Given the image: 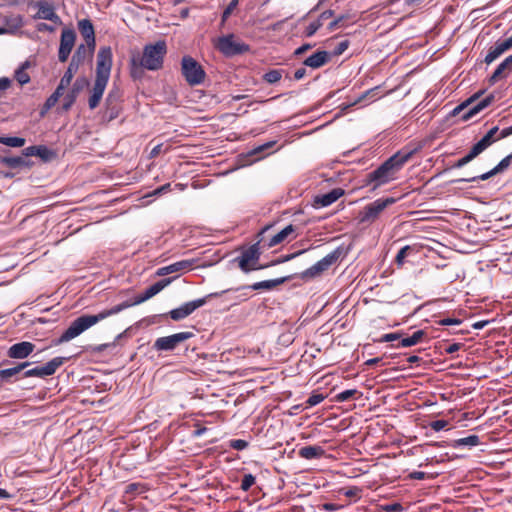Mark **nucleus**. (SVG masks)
<instances>
[{"label": "nucleus", "mask_w": 512, "mask_h": 512, "mask_svg": "<svg viewBox=\"0 0 512 512\" xmlns=\"http://www.w3.org/2000/svg\"><path fill=\"white\" fill-rule=\"evenodd\" d=\"M481 444L480 438L477 435H469L467 437L455 439L449 443L452 448L460 447H475Z\"/></svg>", "instance_id": "c756f323"}, {"label": "nucleus", "mask_w": 512, "mask_h": 512, "mask_svg": "<svg viewBox=\"0 0 512 512\" xmlns=\"http://www.w3.org/2000/svg\"><path fill=\"white\" fill-rule=\"evenodd\" d=\"M237 5H238V0H232L228 4V6L225 8V10L223 11V14H222V21L223 22L228 19V17L232 14V12L237 7Z\"/></svg>", "instance_id": "603ef678"}, {"label": "nucleus", "mask_w": 512, "mask_h": 512, "mask_svg": "<svg viewBox=\"0 0 512 512\" xmlns=\"http://www.w3.org/2000/svg\"><path fill=\"white\" fill-rule=\"evenodd\" d=\"M35 345L31 342L23 341L12 345L8 350V356L14 359H24L34 351Z\"/></svg>", "instance_id": "a211bd4d"}, {"label": "nucleus", "mask_w": 512, "mask_h": 512, "mask_svg": "<svg viewBox=\"0 0 512 512\" xmlns=\"http://www.w3.org/2000/svg\"><path fill=\"white\" fill-rule=\"evenodd\" d=\"M249 446V443L243 439H231L229 441V447L235 450H244Z\"/></svg>", "instance_id": "09e8293b"}, {"label": "nucleus", "mask_w": 512, "mask_h": 512, "mask_svg": "<svg viewBox=\"0 0 512 512\" xmlns=\"http://www.w3.org/2000/svg\"><path fill=\"white\" fill-rule=\"evenodd\" d=\"M425 477L426 473L422 471H413L408 475V478L412 480H423Z\"/></svg>", "instance_id": "e2e57ef3"}, {"label": "nucleus", "mask_w": 512, "mask_h": 512, "mask_svg": "<svg viewBox=\"0 0 512 512\" xmlns=\"http://www.w3.org/2000/svg\"><path fill=\"white\" fill-rule=\"evenodd\" d=\"M483 93L484 91H478L467 100L456 106L451 112L452 116H458L461 114V119L463 121H467L488 107L493 102L494 95L490 94L476 102Z\"/></svg>", "instance_id": "423d86ee"}, {"label": "nucleus", "mask_w": 512, "mask_h": 512, "mask_svg": "<svg viewBox=\"0 0 512 512\" xmlns=\"http://www.w3.org/2000/svg\"><path fill=\"white\" fill-rule=\"evenodd\" d=\"M193 264H194L193 260L178 261V262L170 265V271L173 273V272H178V271H182V270H189L192 268Z\"/></svg>", "instance_id": "79ce46f5"}, {"label": "nucleus", "mask_w": 512, "mask_h": 512, "mask_svg": "<svg viewBox=\"0 0 512 512\" xmlns=\"http://www.w3.org/2000/svg\"><path fill=\"white\" fill-rule=\"evenodd\" d=\"M271 227L272 225H266L264 228H262L258 233L259 240L248 248L244 249L239 256L234 258L233 262H236L244 273H249L253 270H261L269 267L267 264L261 265L258 262L261 256L259 245L261 242L265 241L264 235Z\"/></svg>", "instance_id": "39448f33"}, {"label": "nucleus", "mask_w": 512, "mask_h": 512, "mask_svg": "<svg viewBox=\"0 0 512 512\" xmlns=\"http://www.w3.org/2000/svg\"><path fill=\"white\" fill-rule=\"evenodd\" d=\"M413 153V150L403 149L398 151L384 161L378 168L366 174L363 179V186H369L370 191H376L379 187L395 180L398 172L412 157Z\"/></svg>", "instance_id": "f03ea898"}, {"label": "nucleus", "mask_w": 512, "mask_h": 512, "mask_svg": "<svg viewBox=\"0 0 512 512\" xmlns=\"http://www.w3.org/2000/svg\"><path fill=\"white\" fill-rule=\"evenodd\" d=\"M512 71V55L508 56L503 62H501L494 73L489 78L490 84H495L498 80L505 78L509 72Z\"/></svg>", "instance_id": "5701e85b"}, {"label": "nucleus", "mask_w": 512, "mask_h": 512, "mask_svg": "<svg viewBox=\"0 0 512 512\" xmlns=\"http://www.w3.org/2000/svg\"><path fill=\"white\" fill-rule=\"evenodd\" d=\"M295 232V227L290 224L286 226L284 229L276 233L274 236H272L269 241L267 242V247L271 248L278 244L283 243L288 239L290 235H292Z\"/></svg>", "instance_id": "bb28decb"}, {"label": "nucleus", "mask_w": 512, "mask_h": 512, "mask_svg": "<svg viewBox=\"0 0 512 512\" xmlns=\"http://www.w3.org/2000/svg\"><path fill=\"white\" fill-rule=\"evenodd\" d=\"M30 365L29 362L20 363L14 367L0 370V381L8 382L12 377L17 376Z\"/></svg>", "instance_id": "c85d7f7f"}, {"label": "nucleus", "mask_w": 512, "mask_h": 512, "mask_svg": "<svg viewBox=\"0 0 512 512\" xmlns=\"http://www.w3.org/2000/svg\"><path fill=\"white\" fill-rule=\"evenodd\" d=\"M347 48H348V41H342V42H340V43L337 45V47H336V49H335L334 53H335V55H340V54H342V53H343Z\"/></svg>", "instance_id": "69168bd1"}, {"label": "nucleus", "mask_w": 512, "mask_h": 512, "mask_svg": "<svg viewBox=\"0 0 512 512\" xmlns=\"http://www.w3.org/2000/svg\"><path fill=\"white\" fill-rule=\"evenodd\" d=\"M38 8V11L35 15L37 19L49 20L55 24H61L62 21L60 17L55 12V9L52 4L47 1H38L35 5Z\"/></svg>", "instance_id": "2eb2a0df"}, {"label": "nucleus", "mask_w": 512, "mask_h": 512, "mask_svg": "<svg viewBox=\"0 0 512 512\" xmlns=\"http://www.w3.org/2000/svg\"><path fill=\"white\" fill-rule=\"evenodd\" d=\"M425 336V332L423 330L415 331L411 336L400 338V342L396 345V347H411L418 344L423 337Z\"/></svg>", "instance_id": "2f4dec72"}, {"label": "nucleus", "mask_w": 512, "mask_h": 512, "mask_svg": "<svg viewBox=\"0 0 512 512\" xmlns=\"http://www.w3.org/2000/svg\"><path fill=\"white\" fill-rule=\"evenodd\" d=\"M282 78V70L273 69L263 75V80L269 84L277 83Z\"/></svg>", "instance_id": "a19ab883"}, {"label": "nucleus", "mask_w": 512, "mask_h": 512, "mask_svg": "<svg viewBox=\"0 0 512 512\" xmlns=\"http://www.w3.org/2000/svg\"><path fill=\"white\" fill-rule=\"evenodd\" d=\"M497 42L503 48V51L506 52L507 50L512 48V35L503 41H497Z\"/></svg>", "instance_id": "0e129e2a"}, {"label": "nucleus", "mask_w": 512, "mask_h": 512, "mask_svg": "<svg viewBox=\"0 0 512 512\" xmlns=\"http://www.w3.org/2000/svg\"><path fill=\"white\" fill-rule=\"evenodd\" d=\"M330 54L327 51H317L307 57L303 64L313 69H318L330 61Z\"/></svg>", "instance_id": "412c9836"}, {"label": "nucleus", "mask_w": 512, "mask_h": 512, "mask_svg": "<svg viewBox=\"0 0 512 512\" xmlns=\"http://www.w3.org/2000/svg\"><path fill=\"white\" fill-rule=\"evenodd\" d=\"M511 161H512V153L508 156H506L505 158H503L499 163L498 165H496L493 169H491L490 171L484 173V174H481L479 176H474V177H471V178H467V179H462L461 181H466V182H476V181H479V180H487L503 171H505L511 164Z\"/></svg>", "instance_id": "dca6fc26"}, {"label": "nucleus", "mask_w": 512, "mask_h": 512, "mask_svg": "<svg viewBox=\"0 0 512 512\" xmlns=\"http://www.w3.org/2000/svg\"><path fill=\"white\" fill-rule=\"evenodd\" d=\"M215 47L226 57L241 55L250 50L248 44L236 41L234 34L219 37L215 43Z\"/></svg>", "instance_id": "6e6552de"}, {"label": "nucleus", "mask_w": 512, "mask_h": 512, "mask_svg": "<svg viewBox=\"0 0 512 512\" xmlns=\"http://www.w3.org/2000/svg\"><path fill=\"white\" fill-rule=\"evenodd\" d=\"M343 492V494L349 498H352V497H357L360 493V488L358 487H351V488H344L341 490Z\"/></svg>", "instance_id": "13d9d810"}, {"label": "nucleus", "mask_w": 512, "mask_h": 512, "mask_svg": "<svg viewBox=\"0 0 512 512\" xmlns=\"http://www.w3.org/2000/svg\"><path fill=\"white\" fill-rule=\"evenodd\" d=\"M503 53V48L500 46L498 42H496L495 45L489 49L484 61L486 64H491Z\"/></svg>", "instance_id": "4c0bfd02"}, {"label": "nucleus", "mask_w": 512, "mask_h": 512, "mask_svg": "<svg viewBox=\"0 0 512 512\" xmlns=\"http://www.w3.org/2000/svg\"><path fill=\"white\" fill-rule=\"evenodd\" d=\"M194 334L189 331L179 332L170 336L160 337L154 342L157 351H172L180 343L192 338Z\"/></svg>", "instance_id": "ddd939ff"}, {"label": "nucleus", "mask_w": 512, "mask_h": 512, "mask_svg": "<svg viewBox=\"0 0 512 512\" xmlns=\"http://www.w3.org/2000/svg\"><path fill=\"white\" fill-rule=\"evenodd\" d=\"M89 84L85 77L77 78L72 85L71 90L64 97L63 109L69 110L76 101L79 93Z\"/></svg>", "instance_id": "f3484780"}, {"label": "nucleus", "mask_w": 512, "mask_h": 512, "mask_svg": "<svg viewBox=\"0 0 512 512\" xmlns=\"http://www.w3.org/2000/svg\"><path fill=\"white\" fill-rule=\"evenodd\" d=\"M76 32L70 28H64L61 32L60 46L58 51V59L64 63L68 60L69 55L75 45Z\"/></svg>", "instance_id": "4468645a"}, {"label": "nucleus", "mask_w": 512, "mask_h": 512, "mask_svg": "<svg viewBox=\"0 0 512 512\" xmlns=\"http://www.w3.org/2000/svg\"><path fill=\"white\" fill-rule=\"evenodd\" d=\"M78 29L85 43L91 47H96L95 31L92 22L89 19H82L78 22Z\"/></svg>", "instance_id": "aec40b11"}, {"label": "nucleus", "mask_w": 512, "mask_h": 512, "mask_svg": "<svg viewBox=\"0 0 512 512\" xmlns=\"http://www.w3.org/2000/svg\"><path fill=\"white\" fill-rule=\"evenodd\" d=\"M94 50H95V47H91L87 43H82L77 47L71 60L78 63L80 66L84 63V61L86 59H89V60L92 59Z\"/></svg>", "instance_id": "b1692460"}, {"label": "nucleus", "mask_w": 512, "mask_h": 512, "mask_svg": "<svg viewBox=\"0 0 512 512\" xmlns=\"http://www.w3.org/2000/svg\"><path fill=\"white\" fill-rule=\"evenodd\" d=\"M484 151L485 149L477 142L471 147V149L466 155L472 161Z\"/></svg>", "instance_id": "8fccbe9b"}, {"label": "nucleus", "mask_w": 512, "mask_h": 512, "mask_svg": "<svg viewBox=\"0 0 512 512\" xmlns=\"http://www.w3.org/2000/svg\"><path fill=\"white\" fill-rule=\"evenodd\" d=\"M79 67L80 66L78 63L71 60L69 63V66H68L67 70L65 71L63 77L61 78L59 84L61 86H63L64 88L68 87L70 85L74 75L77 73Z\"/></svg>", "instance_id": "473e14b6"}, {"label": "nucleus", "mask_w": 512, "mask_h": 512, "mask_svg": "<svg viewBox=\"0 0 512 512\" xmlns=\"http://www.w3.org/2000/svg\"><path fill=\"white\" fill-rule=\"evenodd\" d=\"M0 143L10 147H22L25 144V139L21 137L0 136Z\"/></svg>", "instance_id": "ea45409f"}, {"label": "nucleus", "mask_w": 512, "mask_h": 512, "mask_svg": "<svg viewBox=\"0 0 512 512\" xmlns=\"http://www.w3.org/2000/svg\"><path fill=\"white\" fill-rule=\"evenodd\" d=\"M112 50L109 46L99 49L96 62V76L93 88L88 99V106L94 110L100 104L104 91L108 84L112 68Z\"/></svg>", "instance_id": "20e7f679"}, {"label": "nucleus", "mask_w": 512, "mask_h": 512, "mask_svg": "<svg viewBox=\"0 0 512 512\" xmlns=\"http://www.w3.org/2000/svg\"><path fill=\"white\" fill-rule=\"evenodd\" d=\"M167 53L165 41L144 46L142 53L133 51L130 57V74L133 78H140L144 70L156 71L163 67L164 57Z\"/></svg>", "instance_id": "7ed1b4c3"}, {"label": "nucleus", "mask_w": 512, "mask_h": 512, "mask_svg": "<svg viewBox=\"0 0 512 512\" xmlns=\"http://www.w3.org/2000/svg\"><path fill=\"white\" fill-rule=\"evenodd\" d=\"M227 291L228 290H226V292ZM223 293H225V291L214 292V293H210V294L206 295L203 298H199V299H196V300H193L190 302H186L183 305H181L180 307L171 310L169 312V316L174 321H180V320L188 317L189 315H191L196 309L204 306L207 303L208 299L218 297V296L222 295Z\"/></svg>", "instance_id": "1a4fd4ad"}, {"label": "nucleus", "mask_w": 512, "mask_h": 512, "mask_svg": "<svg viewBox=\"0 0 512 512\" xmlns=\"http://www.w3.org/2000/svg\"><path fill=\"white\" fill-rule=\"evenodd\" d=\"M65 360H66V358H64V357H55L42 366H37V367L31 368V369L25 370L22 374V378H27V377L44 378L46 376L53 375L56 372V370L64 364Z\"/></svg>", "instance_id": "f8f14e48"}, {"label": "nucleus", "mask_w": 512, "mask_h": 512, "mask_svg": "<svg viewBox=\"0 0 512 512\" xmlns=\"http://www.w3.org/2000/svg\"><path fill=\"white\" fill-rule=\"evenodd\" d=\"M182 75L191 86L201 84L205 79V71L202 66L192 57L184 56L181 62Z\"/></svg>", "instance_id": "0eeeda50"}, {"label": "nucleus", "mask_w": 512, "mask_h": 512, "mask_svg": "<svg viewBox=\"0 0 512 512\" xmlns=\"http://www.w3.org/2000/svg\"><path fill=\"white\" fill-rule=\"evenodd\" d=\"M322 25L323 22L319 18L310 23L305 30L306 37L313 36L319 30V28L322 27Z\"/></svg>", "instance_id": "a18cd8bd"}, {"label": "nucleus", "mask_w": 512, "mask_h": 512, "mask_svg": "<svg viewBox=\"0 0 512 512\" xmlns=\"http://www.w3.org/2000/svg\"><path fill=\"white\" fill-rule=\"evenodd\" d=\"M324 454H325V450L321 446H318V445L304 446V447L300 448L298 451V455L301 458L307 459V460L319 459L322 456H324Z\"/></svg>", "instance_id": "393cba45"}, {"label": "nucleus", "mask_w": 512, "mask_h": 512, "mask_svg": "<svg viewBox=\"0 0 512 512\" xmlns=\"http://www.w3.org/2000/svg\"><path fill=\"white\" fill-rule=\"evenodd\" d=\"M340 255H341V251L339 248L332 251L331 253L327 254L325 257H323L317 263L312 265L310 268L306 269L302 273V278L303 279H314L316 277H319L325 271H327L333 264H335L337 262Z\"/></svg>", "instance_id": "9d476101"}, {"label": "nucleus", "mask_w": 512, "mask_h": 512, "mask_svg": "<svg viewBox=\"0 0 512 512\" xmlns=\"http://www.w3.org/2000/svg\"><path fill=\"white\" fill-rule=\"evenodd\" d=\"M470 162H471V160L468 158L467 155H465L464 157H462L459 160H457L453 164L452 168H462V167H464L465 165H467Z\"/></svg>", "instance_id": "680f3d73"}, {"label": "nucleus", "mask_w": 512, "mask_h": 512, "mask_svg": "<svg viewBox=\"0 0 512 512\" xmlns=\"http://www.w3.org/2000/svg\"><path fill=\"white\" fill-rule=\"evenodd\" d=\"M415 247L413 246H410V245H406L404 246L403 248H401L396 257H395V263L397 264V266L401 267L404 265L405 263V258L413 251H415Z\"/></svg>", "instance_id": "58836bf2"}, {"label": "nucleus", "mask_w": 512, "mask_h": 512, "mask_svg": "<svg viewBox=\"0 0 512 512\" xmlns=\"http://www.w3.org/2000/svg\"><path fill=\"white\" fill-rule=\"evenodd\" d=\"M396 202L395 198L377 199L374 202L366 205L361 212L360 222H373L388 206Z\"/></svg>", "instance_id": "9b49d317"}, {"label": "nucleus", "mask_w": 512, "mask_h": 512, "mask_svg": "<svg viewBox=\"0 0 512 512\" xmlns=\"http://www.w3.org/2000/svg\"><path fill=\"white\" fill-rule=\"evenodd\" d=\"M461 323V320L459 319H456V318H444V319H441L439 321V324L441 325H444V326H449V325H458Z\"/></svg>", "instance_id": "052dcab7"}, {"label": "nucleus", "mask_w": 512, "mask_h": 512, "mask_svg": "<svg viewBox=\"0 0 512 512\" xmlns=\"http://www.w3.org/2000/svg\"><path fill=\"white\" fill-rule=\"evenodd\" d=\"M144 491V486L140 483H130L125 487V494L127 495L140 494Z\"/></svg>", "instance_id": "c03bdc74"}, {"label": "nucleus", "mask_w": 512, "mask_h": 512, "mask_svg": "<svg viewBox=\"0 0 512 512\" xmlns=\"http://www.w3.org/2000/svg\"><path fill=\"white\" fill-rule=\"evenodd\" d=\"M255 477L252 474H245L241 481V489L248 491L255 484Z\"/></svg>", "instance_id": "49530a36"}, {"label": "nucleus", "mask_w": 512, "mask_h": 512, "mask_svg": "<svg viewBox=\"0 0 512 512\" xmlns=\"http://www.w3.org/2000/svg\"><path fill=\"white\" fill-rule=\"evenodd\" d=\"M289 277H282L270 280H264L260 282H256L252 285H244L239 288H236V291L244 290V289H252V290H273L277 286L285 283Z\"/></svg>", "instance_id": "6ab92c4d"}, {"label": "nucleus", "mask_w": 512, "mask_h": 512, "mask_svg": "<svg viewBox=\"0 0 512 512\" xmlns=\"http://www.w3.org/2000/svg\"><path fill=\"white\" fill-rule=\"evenodd\" d=\"M324 400L322 394H313L305 402V408L315 406Z\"/></svg>", "instance_id": "3c124183"}, {"label": "nucleus", "mask_w": 512, "mask_h": 512, "mask_svg": "<svg viewBox=\"0 0 512 512\" xmlns=\"http://www.w3.org/2000/svg\"><path fill=\"white\" fill-rule=\"evenodd\" d=\"M275 141H270V142H267L265 144H262L256 148H254L251 152H250V155H257V154H260L262 152H264L265 150L267 149H270L272 148L274 145H275Z\"/></svg>", "instance_id": "5fc2aeb1"}, {"label": "nucleus", "mask_w": 512, "mask_h": 512, "mask_svg": "<svg viewBox=\"0 0 512 512\" xmlns=\"http://www.w3.org/2000/svg\"><path fill=\"white\" fill-rule=\"evenodd\" d=\"M64 89L65 88L59 84L56 90L47 98L40 112L42 116L45 115L52 107L55 106L59 98L63 95Z\"/></svg>", "instance_id": "7c9ffc66"}, {"label": "nucleus", "mask_w": 512, "mask_h": 512, "mask_svg": "<svg viewBox=\"0 0 512 512\" xmlns=\"http://www.w3.org/2000/svg\"><path fill=\"white\" fill-rule=\"evenodd\" d=\"M120 99H121V93L119 91V89L117 88H114V89H111L106 97V100H105V104L106 106H112V105H119V102H120Z\"/></svg>", "instance_id": "37998d69"}, {"label": "nucleus", "mask_w": 512, "mask_h": 512, "mask_svg": "<svg viewBox=\"0 0 512 512\" xmlns=\"http://www.w3.org/2000/svg\"><path fill=\"white\" fill-rule=\"evenodd\" d=\"M499 128L497 126L491 128L479 141L478 143L486 150L490 147L494 142L498 141V136L496 134Z\"/></svg>", "instance_id": "72a5a7b5"}, {"label": "nucleus", "mask_w": 512, "mask_h": 512, "mask_svg": "<svg viewBox=\"0 0 512 512\" xmlns=\"http://www.w3.org/2000/svg\"><path fill=\"white\" fill-rule=\"evenodd\" d=\"M23 154L26 157L38 156L42 160L47 161L52 156V151L44 145L29 146L23 150Z\"/></svg>", "instance_id": "a878e982"}, {"label": "nucleus", "mask_w": 512, "mask_h": 512, "mask_svg": "<svg viewBox=\"0 0 512 512\" xmlns=\"http://www.w3.org/2000/svg\"><path fill=\"white\" fill-rule=\"evenodd\" d=\"M499 128L497 126L491 128L479 141L478 143L486 150L490 147L494 142L498 141V136L496 134Z\"/></svg>", "instance_id": "f704fd0d"}, {"label": "nucleus", "mask_w": 512, "mask_h": 512, "mask_svg": "<svg viewBox=\"0 0 512 512\" xmlns=\"http://www.w3.org/2000/svg\"><path fill=\"white\" fill-rule=\"evenodd\" d=\"M119 112H120V105H110V106H106V112H105V116L108 118L109 121L115 119L118 117L119 115Z\"/></svg>", "instance_id": "de8ad7c7"}, {"label": "nucleus", "mask_w": 512, "mask_h": 512, "mask_svg": "<svg viewBox=\"0 0 512 512\" xmlns=\"http://www.w3.org/2000/svg\"><path fill=\"white\" fill-rule=\"evenodd\" d=\"M448 425H449V422L444 419L436 420V421H433L430 423V427L436 432L446 428Z\"/></svg>", "instance_id": "6e6d98bb"}, {"label": "nucleus", "mask_w": 512, "mask_h": 512, "mask_svg": "<svg viewBox=\"0 0 512 512\" xmlns=\"http://www.w3.org/2000/svg\"><path fill=\"white\" fill-rule=\"evenodd\" d=\"M30 66L29 62L26 61L15 71V79L20 85H25L30 82V76L26 72V69Z\"/></svg>", "instance_id": "c9c22d12"}, {"label": "nucleus", "mask_w": 512, "mask_h": 512, "mask_svg": "<svg viewBox=\"0 0 512 512\" xmlns=\"http://www.w3.org/2000/svg\"><path fill=\"white\" fill-rule=\"evenodd\" d=\"M343 194V189L335 188L326 194L315 197L314 203L320 207H327L336 202Z\"/></svg>", "instance_id": "4be33fe9"}, {"label": "nucleus", "mask_w": 512, "mask_h": 512, "mask_svg": "<svg viewBox=\"0 0 512 512\" xmlns=\"http://www.w3.org/2000/svg\"><path fill=\"white\" fill-rule=\"evenodd\" d=\"M169 280H161L158 281L151 286H149L142 294L138 295L133 302L124 301L118 305H115L109 309L102 310L98 314L95 315H82L76 318L70 326L62 333V335L56 341V344H62L65 342H69L70 340L79 336L82 332L89 329L93 325L98 322L118 314L126 308H129L133 305H138L146 300L152 298L156 294H158L167 284Z\"/></svg>", "instance_id": "f257e3e1"}, {"label": "nucleus", "mask_w": 512, "mask_h": 512, "mask_svg": "<svg viewBox=\"0 0 512 512\" xmlns=\"http://www.w3.org/2000/svg\"><path fill=\"white\" fill-rule=\"evenodd\" d=\"M313 47V45L311 44H303L302 46H300L299 48H297L294 52V54L296 56H300L302 54H304L306 51H308L309 49H311Z\"/></svg>", "instance_id": "774afa93"}, {"label": "nucleus", "mask_w": 512, "mask_h": 512, "mask_svg": "<svg viewBox=\"0 0 512 512\" xmlns=\"http://www.w3.org/2000/svg\"><path fill=\"white\" fill-rule=\"evenodd\" d=\"M11 85V80L7 77L0 78V92L7 90Z\"/></svg>", "instance_id": "338daca9"}, {"label": "nucleus", "mask_w": 512, "mask_h": 512, "mask_svg": "<svg viewBox=\"0 0 512 512\" xmlns=\"http://www.w3.org/2000/svg\"><path fill=\"white\" fill-rule=\"evenodd\" d=\"M302 252H296V253H293V254H290V255H286L284 256L283 258L281 259H277V260H274L272 261L271 263H269L268 265L269 266H273V265H277V264H280L282 262H286V261H289L291 259H293L294 257H296L297 255L301 254Z\"/></svg>", "instance_id": "bf43d9fd"}, {"label": "nucleus", "mask_w": 512, "mask_h": 512, "mask_svg": "<svg viewBox=\"0 0 512 512\" xmlns=\"http://www.w3.org/2000/svg\"><path fill=\"white\" fill-rule=\"evenodd\" d=\"M357 393L358 391L355 389L345 390L338 395V399H340L341 401H345L352 398Z\"/></svg>", "instance_id": "4d7b16f0"}, {"label": "nucleus", "mask_w": 512, "mask_h": 512, "mask_svg": "<svg viewBox=\"0 0 512 512\" xmlns=\"http://www.w3.org/2000/svg\"><path fill=\"white\" fill-rule=\"evenodd\" d=\"M503 53V48L500 46L498 42H496L495 45L489 49L484 61L486 64H491Z\"/></svg>", "instance_id": "e433bc0d"}, {"label": "nucleus", "mask_w": 512, "mask_h": 512, "mask_svg": "<svg viewBox=\"0 0 512 512\" xmlns=\"http://www.w3.org/2000/svg\"><path fill=\"white\" fill-rule=\"evenodd\" d=\"M402 337V334L399 333V332H396V333H387V334H384L379 340L378 342H392V341H395V340H400V338Z\"/></svg>", "instance_id": "864d4df0"}, {"label": "nucleus", "mask_w": 512, "mask_h": 512, "mask_svg": "<svg viewBox=\"0 0 512 512\" xmlns=\"http://www.w3.org/2000/svg\"><path fill=\"white\" fill-rule=\"evenodd\" d=\"M0 163L8 168L17 169L20 167H29L31 165L30 161L26 160L25 157L22 156H4L0 158Z\"/></svg>", "instance_id": "cd10ccee"}]
</instances>
